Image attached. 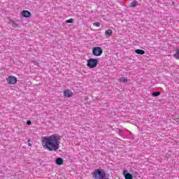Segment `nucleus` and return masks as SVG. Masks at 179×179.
I'll use <instances>...</instances> for the list:
<instances>
[{"label":"nucleus","instance_id":"1","mask_svg":"<svg viewBox=\"0 0 179 179\" xmlns=\"http://www.w3.org/2000/svg\"><path fill=\"white\" fill-rule=\"evenodd\" d=\"M41 143L44 149L49 152H57L59 149L61 138L56 134L42 137Z\"/></svg>","mask_w":179,"mask_h":179},{"label":"nucleus","instance_id":"2","mask_svg":"<svg viewBox=\"0 0 179 179\" xmlns=\"http://www.w3.org/2000/svg\"><path fill=\"white\" fill-rule=\"evenodd\" d=\"M92 176L94 179H108L106 178V172L103 169H95L92 173Z\"/></svg>","mask_w":179,"mask_h":179},{"label":"nucleus","instance_id":"3","mask_svg":"<svg viewBox=\"0 0 179 179\" xmlns=\"http://www.w3.org/2000/svg\"><path fill=\"white\" fill-rule=\"evenodd\" d=\"M99 65V59L90 58L87 60V66L90 69L96 68Z\"/></svg>","mask_w":179,"mask_h":179},{"label":"nucleus","instance_id":"4","mask_svg":"<svg viewBox=\"0 0 179 179\" xmlns=\"http://www.w3.org/2000/svg\"><path fill=\"white\" fill-rule=\"evenodd\" d=\"M92 55L94 57H100L103 55V48L101 47H94L92 48Z\"/></svg>","mask_w":179,"mask_h":179},{"label":"nucleus","instance_id":"5","mask_svg":"<svg viewBox=\"0 0 179 179\" xmlns=\"http://www.w3.org/2000/svg\"><path fill=\"white\" fill-rule=\"evenodd\" d=\"M7 82L8 85H16V82H17V78L15 76H10L7 78Z\"/></svg>","mask_w":179,"mask_h":179},{"label":"nucleus","instance_id":"6","mask_svg":"<svg viewBox=\"0 0 179 179\" xmlns=\"http://www.w3.org/2000/svg\"><path fill=\"white\" fill-rule=\"evenodd\" d=\"M64 96L66 99H69L73 96V92L71 90H66L63 92Z\"/></svg>","mask_w":179,"mask_h":179},{"label":"nucleus","instance_id":"7","mask_svg":"<svg viewBox=\"0 0 179 179\" xmlns=\"http://www.w3.org/2000/svg\"><path fill=\"white\" fill-rule=\"evenodd\" d=\"M21 15L22 16H23V17H26V18L31 17V13H30V11L27 10H22L21 12Z\"/></svg>","mask_w":179,"mask_h":179},{"label":"nucleus","instance_id":"8","mask_svg":"<svg viewBox=\"0 0 179 179\" xmlns=\"http://www.w3.org/2000/svg\"><path fill=\"white\" fill-rule=\"evenodd\" d=\"M123 176L125 179H134V176L129 173H128L127 170L123 171Z\"/></svg>","mask_w":179,"mask_h":179},{"label":"nucleus","instance_id":"9","mask_svg":"<svg viewBox=\"0 0 179 179\" xmlns=\"http://www.w3.org/2000/svg\"><path fill=\"white\" fill-rule=\"evenodd\" d=\"M105 36L106 37H111L113 36V30L111 29H108L105 31Z\"/></svg>","mask_w":179,"mask_h":179},{"label":"nucleus","instance_id":"10","mask_svg":"<svg viewBox=\"0 0 179 179\" xmlns=\"http://www.w3.org/2000/svg\"><path fill=\"white\" fill-rule=\"evenodd\" d=\"M56 164L62 166V164H64V159L62 158L56 159Z\"/></svg>","mask_w":179,"mask_h":179},{"label":"nucleus","instance_id":"11","mask_svg":"<svg viewBox=\"0 0 179 179\" xmlns=\"http://www.w3.org/2000/svg\"><path fill=\"white\" fill-rule=\"evenodd\" d=\"M174 58L179 61V47L176 49V53L173 54Z\"/></svg>","mask_w":179,"mask_h":179},{"label":"nucleus","instance_id":"12","mask_svg":"<svg viewBox=\"0 0 179 179\" xmlns=\"http://www.w3.org/2000/svg\"><path fill=\"white\" fill-rule=\"evenodd\" d=\"M136 54H138V55H143L145 54V50L137 49L135 50Z\"/></svg>","mask_w":179,"mask_h":179},{"label":"nucleus","instance_id":"13","mask_svg":"<svg viewBox=\"0 0 179 179\" xmlns=\"http://www.w3.org/2000/svg\"><path fill=\"white\" fill-rule=\"evenodd\" d=\"M120 82H122V83H127V82H128V78L125 77H121L120 78Z\"/></svg>","mask_w":179,"mask_h":179},{"label":"nucleus","instance_id":"14","mask_svg":"<svg viewBox=\"0 0 179 179\" xmlns=\"http://www.w3.org/2000/svg\"><path fill=\"white\" fill-rule=\"evenodd\" d=\"M136 5H138V1H134L131 3H130L131 8H135L136 6Z\"/></svg>","mask_w":179,"mask_h":179},{"label":"nucleus","instance_id":"15","mask_svg":"<svg viewBox=\"0 0 179 179\" xmlns=\"http://www.w3.org/2000/svg\"><path fill=\"white\" fill-rule=\"evenodd\" d=\"M12 27H19V24L15 21H11Z\"/></svg>","mask_w":179,"mask_h":179},{"label":"nucleus","instance_id":"16","mask_svg":"<svg viewBox=\"0 0 179 179\" xmlns=\"http://www.w3.org/2000/svg\"><path fill=\"white\" fill-rule=\"evenodd\" d=\"M157 96H160V92H155L152 94L153 97H157Z\"/></svg>","mask_w":179,"mask_h":179},{"label":"nucleus","instance_id":"17","mask_svg":"<svg viewBox=\"0 0 179 179\" xmlns=\"http://www.w3.org/2000/svg\"><path fill=\"white\" fill-rule=\"evenodd\" d=\"M73 22H75L73 18L66 20V23H73Z\"/></svg>","mask_w":179,"mask_h":179},{"label":"nucleus","instance_id":"18","mask_svg":"<svg viewBox=\"0 0 179 179\" xmlns=\"http://www.w3.org/2000/svg\"><path fill=\"white\" fill-rule=\"evenodd\" d=\"M93 25L95 26L96 27H100V22H95L93 23Z\"/></svg>","mask_w":179,"mask_h":179},{"label":"nucleus","instance_id":"19","mask_svg":"<svg viewBox=\"0 0 179 179\" xmlns=\"http://www.w3.org/2000/svg\"><path fill=\"white\" fill-rule=\"evenodd\" d=\"M27 125H31V122L30 120H28L27 122Z\"/></svg>","mask_w":179,"mask_h":179},{"label":"nucleus","instance_id":"20","mask_svg":"<svg viewBox=\"0 0 179 179\" xmlns=\"http://www.w3.org/2000/svg\"><path fill=\"white\" fill-rule=\"evenodd\" d=\"M28 146H32L31 143H30V139H28Z\"/></svg>","mask_w":179,"mask_h":179},{"label":"nucleus","instance_id":"21","mask_svg":"<svg viewBox=\"0 0 179 179\" xmlns=\"http://www.w3.org/2000/svg\"><path fill=\"white\" fill-rule=\"evenodd\" d=\"M176 122H178V124H179V118L176 119Z\"/></svg>","mask_w":179,"mask_h":179}]
</instances>
